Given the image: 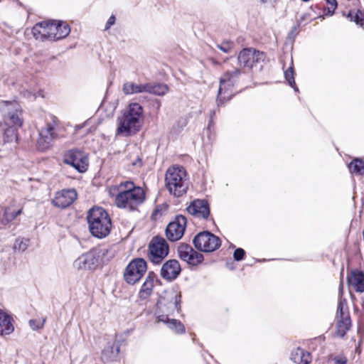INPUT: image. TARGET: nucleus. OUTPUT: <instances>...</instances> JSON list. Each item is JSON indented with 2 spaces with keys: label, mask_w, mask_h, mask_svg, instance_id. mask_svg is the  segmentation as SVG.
<instances>
[{
  "label": "nucleus",
  "mask_w": 364,
  "mask_h": 364,
  "mask_svg": "<svg viewBox=\"0 0 364 364\" xmlns=\"http://www.w3.org/2000/svg\"><path fill=\"white\" fill-rule=\"evenodd\" d=\"M188 213L198 218L207 219L210 215L208 203L205 200H195L186 208Z\"/></svg>",
  "instance_id": "aec40b11"
},
{
  "label": "nucleus",
  "mask_w": 364,
  "mask_h": 364,
  "mask_svg": "<svg viewBox=\"0 0 364 364\" xmlns=\"http://www.w3.org/2000/svg\"><path fill=\"white\" fill-rule=\"evenodd\" d=\"M149 83L137 84L136 94L146 92L148 93Z\"/></svg>",
  "instance_id": "4c0bfd02"
},
{
  "label": "nucleus",
  "mask_w": 364,
  "mask_h": 364,
  "mask_svg": "<svg viewBox=\"0 0 364 364\" xmlns=\"http://www.w3.org/2000/svg\"><path fill=\"white\" fill-rule=\"evenodd\" d=\"M4 216L6 223L11 221L16 218V216H14V213H9L7 210L5 211Z\"/></svg>",
  "instance_id": "ea45409f"
},
{
  "label": "nucleus",
  "mask_w": 364,
  "mask_h": 364,
  "mask_svg": "<svg viewBox=\"0 0 364 364\" xmlns=\"http://www.w3.org/2000/svg\"><path fill=\"white\" fill-rule=\"evenodd\" d=\"M195 247L204 252H212L221 245L220 237L208 231L197 234L193 239Z\"/></svg>",
  "instance_id": "1a4fd4ad"
},
{
  "label": "nucleus",
  "mask_w": 364,
  "mask_h": 364,
  "mask_svg": "<svg viewBox=\"0 0 364 364\" xmlns=\"http://www.w3.org/2000/svg\"><path fill=\"white\" fill-rule=\"evenodd\" d=\"M327 3V14L332 16L334 14V11L337 8L338 4L336 0H326Z\"/></svg>",
  "instance_id": "f704fd0d"
},
{
  "label": "nucleus",
  "mask_w": 364,
  "mask_h": 364,
  "mask_svg": "<svg viewBox=\"0 0 364 364\" xmlns=\"http://www.w3.org/2000/svg\"><path fill=\"white\" fill-rule=\"evenodd\" d=\"M21 213V209L18 210V211L14 213V216H18Z\"/></svg>",
  "instance_id": "37998d69"
},
{
  "label": "nucleus",
  "mask_w": 364,
  "mask_h": 364,
  "mask_svg": "<svg viewBox=\"0 0 364 364\" xmlns=\"http://www.w3.org/2000/svg\"><path fill=\"white\" fill-rule=\"evenodd\" d=\"M45 319H43L41 322L38 321L35 319H31L29 321V326L33 330H38L41 328L43 326V324L45 323Z\"/></svg>",
  "instance_id": "c9c22d12"
},
{
  "label": "nucleus",
  "mask_w": 364,
  "mask_h": 364,
  "mask_svg": "<svg viewBox=\"0 0 364 364\" xmlns=\"http://www.w3.org/2000/svg\"><path fill=\"white\" fill-rule=\"evenodd\" d=\"M29 240L26 238H18L16 240L14 248L19 252H24L28 247Z\"/></svg>",
  "instance_id": "2f4dec72"
},
{
  "label": "nucleus",
  "mask_w": 364,
  "mask_h": 364,
  "mask_svg": "<svg viewBox=\"0 0 364 364\" xmlns=\"http://www.w3.org/2000/svg\"><path fill=\"white\" fill-rule=\"evenodd\" d=\"M333 361V364H346L347 358L346 357H335Z\"/></svg>",
  "instance_id": "58836bf2"
},
{
  "label": "nucleus",
  "mask_w": 364,
  "mask_h": 364,
  "mask_svg": "<svg viewBox=\"0 0 364 364\" xmlns=\"http://www.w3.org/2000/svg\"><path fill=\"white\" fill-rule=\"evenodd\" d=\"M336 335L343 338L351 326V320L346 299H339L336 316Z\"/></svg>",
  "instance_id": "6e6552de"
},
{
  "label": "nucleus",
  "mask_w": 364,
  "mask_h": 364,
  "mask_svg": "<svg viewBox=\"0 0 364 364\" xmlns=\"http://www.w3.org/2000/svg\"><path fill=\"white\" fill-rule=\"evenodd\" d=\"M348 282L358 292L364 291V274L360 271H353L348 276Z\"/></svg>",
  "instance_id": "4be33fe9"
},
{
  "label": "nucleus",
  "mask_w": 364,
  "mask_h": 364,
  "mask_svg": "<svg viewBox=\"0 0 364 364\" xmlns=\"http://www.w3.org/2000/svg\"><path fill=\"white\" fill-rule=\"evenodd\" d=\"M158 322L165 323L168 328L177 333H183L185 332V327L183 324L178 320L175 318H170L167 315H159Z\"/></svg>",
  "instance_id": "5701e85b"
},
{
  "label": "nucleus",
  "mask_w": 364,
  "mask_h": 364,
  "mask_svg": "<svg viewBox=\"0 0 364 364\" xmlns=\"http://www.w3.org/2000/svg\"><path fill=\"white\" fill-rule=\"evenodd\" d=\"M166 186L169 192L176 197L183 195L188 187V179L183 166H173L166 173Z\"/></svg>",
  "instance_id": "423d86ee"
},
{
  "label": "nucleus",
  "mask_w": 364,
  "mask_h": 364,
  "mask_svg": "<svg viewBox=\"0 0 364 364\" xmlns=\"http://www.w3.org/2000/svg\"><path fill=\"white\" fill-rule=\"evenodd\" d=\"M136 88L137 84L131 81L125 82L122 85V91L127 95L136 94Z\"/></svg>",
  "instance_id": "7c9ffc66"
},
{
  "label": "nucleus",
  "mask_w": 364,
  "mask_h": 364,
  "mask_svg": "<svg viewBox=\"0 0 364 364\" xmlns=\"http://www.w3.org/2000/svg\"><path fill=\"white\" fill-rule=\"evenodd\" d=\"M161 103L159 100L157 101V109H159L161 107Z\"/></svg>",
  "instance_id": "c03bdc74"
},
{
  "label": "nucleus",
  "mask_w": 364,
  "mask_h": 364,
  "mask_svg": "<svg viewBox=\"0 0 364 364\" xmlns=\"http://www.w3.org/2000/svg\"><path fill=\"white\" fill-rule=\"evenodd\" d=\"M147 270L146 262L142 258L132 260L124 272V279L129 284L138 282Z\"/></svg>",
  "instance_id": "f8f14e48"
},
{
  "label": "nucleus",
  "mask_w": 364,
  "mask_h": 364,
  "mask_svg": "<svg viewBox=\"0 0 364 364\" xmlns=\"http://www.w3.org/2000/svg\"><path fill=\"white\" fill-rule=\"evenodd\" d=\"M291 360L296 364H309L311 357L309 352L301 348H297L291 352Z\"/></svg>",
  "instance_id": "393cba45"
},
{
  "label": "nucleus",
  "mask_w": 364,
  "mask_h": 364,
  "mask_svg": "<svg viewBox=\"0 0 364 364\" xmlns=\"http://www.w3.org/2000/svg\"><path fill=\"white\" fill-rule=\"evenodd\" d=\"M138 161H139V162L141 164V159H138Z\"/></svg>",
  "instance_id": "09e8293b"
},
{
  "label": "nucleus",
  "mask_w": 364,
  "mask_h": 364,
  "mask_svg": "<svg viewBox=\"0 0 364 364\" xmlns=\"http://www.w3.org/2000/svg\"><path fill=\"white\" fill-rule=\"evenodd\" d=\"M4 123L6 126L19 127L22 125L21 110L20 105L16 102H6V108L4 110Z\"/></svg>",
  "instance_id": "dca6fc26"
},
{
  "label": "nucleus",
  "mask_w": 364,
  "mask_h": 364,
  "mask_svg": "<svg viewBox=\"0 0 364 364\" xmlns=\"http://www.w3.org/2000/svg\"><path fill=\"white\" fill-rule=\"evenodd\" d=\"M168 245L163 237H154L149 245L148 257L154 264H160L168 255Z\"/></svg>",
  "instance_id": "9d476101"
},
{
  "label": "nucleus",
  "mask_w": 364,
  "mask_h": 364,
  "mask_svg": "<svg viewBox=\"0 0 364 364\" xmlns=\"http://www.w3.org/2000/svg\"><path fill=\"white\" fill-rule=\"evenodd\" d=\"M270 0H259L260 3L262 4H267L269 1Z\"/></svg>",
  "instance_id": "a18cd8bd"
},
{
  "label": "nucleus",
  "mask_w": 364,
  "mask_h": 364,
  "mask_svg": "<svg viewBox=\"0 0 364 364\" xmlns=\"http://www.w3.org/2000/svg\"><path fill=\"white\" fill-rule=\"evenodd\" d=\"M168 90V87L165 84L149 82L148 93L155 95H164Z\"/></svg>",
  "instance_id": "cd10ccee"
},
{
  "label": "nucleus",
  "mask_w": 364,
  "mask_h": 364,
  "mask_svg": "<svg viewBox=\"0 0 364 364\" xmlns=\"http://www.w3.org/2000/svg\"><path fill=\"white\" fill-rule=\"evenodd\" d=\"M187 219L185 216L177 215L173 221L169 223L166 229L167 238L172 242L180 240L184 234Z\"/></svg>",
  "instance_id": "2eb2a0df"
},
{
  "label": "nucleus",
  "mask_w": 364,
  "mask_h": 364,
  "mask_svg": "<svg viewBox=\"0 0 364 364\" xmlns=\"http://www.w3.org/2000/svg\"><path fill=\"white\" fill-rule=\"evenodd\" d=\"M264 53L252 48L242 49L237 57V63L240 68L226 70L220 79V87L218 90V101L223 99L229 100L231 97V88L237 82L242 73L240 68H252L255 64L263 61Z\"/></svg>",
  "instance_id": "f257e3e1"
},
{
  "label": "nucleus",
  "mask_w": 364,
  "mask_h": 364,
  "mask_svg": "<svg viewBox=\"0 0 364 364\" xmlns=\"http://www.w3.org/2000/svg\"><path fill=\"white\" fill-rule=\"evenodd\" d=\"M339 290H340V294H341L342 291H343V284H342V283L340 284Z\"/></svg>",
  "instance_id": "49530a36"
},
{
  "label": "nucleus",
  "mask_w": 364,
  "mask_h": 364,
  "mask_svg": "<svg viewBox=\"0 0 364 364\" xmlns=\"http://www.w3.org/2000/svg\"><path fill=\"white\" fill-rule=\"evenodd\" d=\"M179 257L191 265H198L203 261V255L194 250L187 244H181L178 247Z\"/></svg>",
  "instance_id": "f3484780"
},
{
  "label": "nucleus",
  "mask_w": 364,
  "mask_h": 364,
  "mask_svg": "<svg viewBox=\"0 0 364 364\" xmlns=\"http://www.w3.org/2000/svg\"><path fill=\"white\" fill-rule=\"evenodd\" d=\"M115 22V16L112 15L107 21L105 26V30H107L110 28L111 26L114 25Z\"/></svg>",
  "instance_id": "79ce46f5"
},
{
  "label": "nucleus",
  "mask_w": 364,
  "mask_h": 364,
  "mask_svg": "<svg viewBox=\"0 0 364 364\" xmlns=\"http://www.w3.org/2000/svg\"><path fill=\"white\" fill-rule=\"evenodd\" d=\"M11 316L0 309V335H9L14 331Z\"/></svg>",
  "instance_id": "b1692460"
},
{
  "label": "nucleus",
  "mask_w": 364,
  "mask_h": 364,
  "mask_svg": "<svg viewBox=\"0 0 364 364\" xmlns=\"http://www.w3.org/2000/svg\"><path fill=\"white\" fill-rule=\"evenodd\" d=\"M217 47L225 53H230L233 47V43L230 41H223L220 44H218Z\"/></svg>",
  "instance_id": "72a5a7b5"
},
{
  "label": "nucleus",
  "mask_w": 364,
  "mask_h": 364,
  "mask_svg": "<svg viewBox=\"0 0 364 364\" xmlns=\"http://www.w3.org/2000/svg\"><path fill=\"white\" fill-rule=\"evenodd\" d=\"M348 169L352 174L361 176L364 174V161L360 159H353L348 164Z\"/></svg>",
  "instance_id": "bb28decb"
},
{
  "label": "nucleus",
  "mask_w": 364,
  "mask_h": 364,
  "mask_svg": "<svg viewBox=\"0 0 364 364\" xmlns=\"http://www.w3.org/2000/svg\"><path fill=\"white\" fill-rule=\"evenodd\" d=\"M4 216L6 223L11 221L16 218V216H14V213H9L7 210L5 211Z\"/></svg>",
  "instance_id": "a19ab883"
},
{
  "label": "nucleus",
  "mask_w": 364,
  "mask_h": 364,
  "mask_svg": "<svg viewBox=\"0 0 364 364\" xmlns=\"http://www.w3.org/2000/svg\"><path fill=\"white\" fill-rule=\"evenodd\" d=\"M245 252L242 248H237L235 250L233 257L236 261H240L244 258Z\"/></svg>",
  "instance_id": "e433bc0d"
},
{
  "label": "nucleus",
  "mask_w": 364,
  "mask_h": 364,
  "mask_svg": "<svg viewBox=\"0 0 364 364\" xmlns=\"http://www.w3.org/2000/svg\"><path fill=\"white\" fill-rule=\"evenodd\" d=\"M108 252L106 248H95L78 257L73 266L78 270L95 269L102 261V257Z\"/></svg>",
  "instance_id": "0eeeda50"
},
{
  "label": "nucleus",
  "mask_w": 364,
  "mask_h": 364,
  "mask_svg": "<svg viewBox=\"0 0 364 364\" xmlns=\"http://www.w3.org/2000/svg\"><path fill=\"white\" fill-rule=\"evenodd\" d=\"M145 199L146 194L142 188L136 186L132 181H125L119 185V191L115 197V204L118 208L135 211Z\"/></svg>",
  "instance_id": "7ed1b4c3"
},
{
  "label": "nucleus",
  "mask_w": 364,
  "mask_h": 364,
  "mask_svg": "<svg viewBox=\"0 0 364 364\" xmlns=\"http://www.w3.org/2000/svg\"><path fill=\"white\" fill-rule=\"evenodd\" d=\"M17 127L14 126H7L4 129L3 141L4 143H12L17 141Z\"/></svg>",
  "instance_id": "a878e982"
},
{
  "label": "nucleus",
  "mask_w": 364,
  "mask_h": 364,
  "mask_svg": "<svg viewBox=\"0 0 364 364\" xmlns=\"http://www.w3.org/2000/svg\"><path fill=\"white\" fill-rule=\"evenodd\" d=\"M119 353V346L118 343H113L112 346L107 347L102 351V354H109L110 358H116Z\"/></svg>",
  "instance_id": "473e14b6"
},
{
  "label": "nucleus",
  "mask_w": 364,
  "mask_h": 364,
  "mask_svg": "<svg viewBox=\"0 0 364 364\" xmlns=\"http://www.w3.org/2000/svg\"><path fill=\"white\" fill-rule=\"evenodd\" d=\"M302 1L306 2V1H309V0H302Z\"/></svg>",
  "instance_id": "de8ad7c7"
},
{
  "label": "nucleus",
  "mask_w": 364,
  "mask_h": 364,
  "mask_svg": "<svg viewBox=\"0 0 364 364\" xmlns=\"http://www.w3.org/2000/svg\"><path fill=\"white\" fill-rule=\"evenodd\" d=\"M65 164L74 167L78 172L84 173L88 167V159L85 152L79 150H70L63 157Z\"/></svg>",
  "instance_id": "4468645a"
},
{
  "label": "nucleus",
  "mask_w": 364,
  "mask_h": 364,
  "mask_svg": "<svg viewBox=\"0 0 364 364\" xmlns=\"http://www.w3.org/2000/svg\"><path fill=\"white\" fill-rule=\"evenodd\" d=\"M77 194L75 189H63L55 193L52 203L54 206L63 209L73 204L77 199Z\"/></svg>",
  "instance_id": "a211bd4d"
},
{
  "label": "nucleus",
  "mask_w": 364,
  "mask_h": 364,
  "mask_svg": "<svg viewBox=\"0 0 364 364\" xmlns=\"http://www.w3.org/2000/svg\"><path fill=\"white\" fill-rule=\"evenodd\" d=\"M291 65L284 71V77L288 82V84L294 89L296 92L298 91V87L296 86L294 80V71L293 68V60H291Z\"/></svg>",
  "instance_id": "c85d7f7f"
},
{
  "label": "nucleus",
  "mask_w": 364,
  "mask_h": 364,
  "mask_svg": "<svg viewBox=\"0 0 364 364\" xmlns=\"http://www.w3.org/2000/svg\"><path fill=\"white\" fill-rule=\"evenodd\" d=\"M58 127V120L55 117H52L50 122H47L45 127L39 131V138L37 141V146L41 151H45L49 149L53 141L57 138L56 127Z\"/></svg>",
  "instance_id": "9b49d317"
},
{
  "label": "nucleus",
  "mask_w": 364,
  "mask_h": 364,
  "mask_svg": "<svg viewBox=\"0 0 364 364\" xmlns=\"http://www.w3.org/2000/svg\"><path fill=\"white\" fill-rule=\"evenodd\" d=\"M181 272L179 262L176 259H169L162 265L160 274L164 279L172 282L178 277Z\"/></svg>",
  "instance_id": "6ab92c4d"
},
{
  "label": "nucleus",
  "mask_w": 364,
  "mask_h": 364,
  "mask_svg": "<svg viewBox=\"0 0 364 364\" xmlns=\"http://www.w3.org/2000/svg\"><path fill=\"white\" fill-rule=\"evenodd\" d=\"M181 294L176 291L168 292L161 297L158 304L161 315H167L169 317L175 312L178 313L181 310Z\"/></svg>",
  "instance_id": "ddd939ff"
},
{
  "label": "nucleus",
  "mask_w": 364,
  "mask_h": 364,
  "mask_svg": "<svg viewBox=\"0 0 364 364\" xmlns=\"http://www.w3.org/2000/svg\"><path fill=\"white\" fill-rule=\"evenodd\" d=\"M70 28L69 26L62 21L49 22L43 21L36 23L33 28V33L36 39H48L58 41L69 35Z\"/></svg>",
  "instance_id": "39448f33"
},
{
  "label": "nucleus",
  "mask_w": 364,
  "mask_h": 364,
  "mask_svg": "<svg viewBox=\"0 0 364 364\" xmlns=\"http://www.w3.org/2000/svg\"><path fill=\"white\" fill-rule=\"evenodd\" d=\"M348 18L350 21H353L357 25L361 27H364V13L358 11L356 13L350 12L348 15Z\"/></svg>",
  "instance_id": "c756f323"
},
{
  "label": "nucleus",
  "mask_w": 364,
  "mask_h": 364,
  "mask_svg": "<svg viewBox=\"0 0 364 364\" xmlns=\"http://www.w3.org/2000/svg\"><path fill=\"white\" fill-rule=\"evenodd\" d=\"M156 280V274L154 272H149L139 292V296L141 299H146L151 295L154 287V282Z\"/></svg>",
  "instance_id": "412c9836"
},
{
  "label": "nucleus",
  "mask_w": 364,
  "mask_h": 364,
  "mask_svg": "<svg viewBox=\"0 0 364 364\" xmlns=\"http://www.w3.org/2000/svg\"><path fill=\"white\" fill-rule=\"evenodd\" d=\"M143 119L142 106L136 102L130 103L117 118L116 135L126 137L134 135L141 129Z\"/></svg>",
  "instance_id": "f03ea898"
},
{
  "label": "nucleus",
  "mask_w": 364,
  "mask_h": 364,
  "mask_svg": "<svg viewBox=\"0 0 364 364\" xmlns=\"http://www.w3.org/2000/svg\"><path fill=\"white\" fill-rule=\"evenodd\" d=\"M87 223L90 233L95 237H107L112 229L111 219L107 211L100 207L93 208L88 212Z\"/></svg>",
  "instance_id": "20e7f679"
}]
</instances>
